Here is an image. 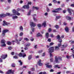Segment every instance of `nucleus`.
<instances>
[{
	"label": "nucleus",
	"mask_w": 74,
	"mask_h": 74,
	"mask_svg": "<svg viewBox=\"0 0 74 74\" xmlns=\"http://www.w3.org/2000/svg\"><path fill=\"white\" fill-rule=\"evenodd\" d=\"M42 52V50H41L39 51L38 52V53H41Z\"/></svg>",
	"instance_id": "bf43d9fd"
},
{
	"label": "nucleus",
	"mask_w": 74,
	"mask_h": 74,
	"mask_svg": "<svg viewBox=\"0 0 74 74\" xmlns=\"http://www.w3.org/2000/svg\"><path fill=\"white\" fill-rule=\"evenodd\" d=\"M54 71V70H53V69H51L50 70V72H53Z\"/></svg>",
	"instance_id": "5fc2aeb1"
},
{
	"label": "nucleus",
	"mask_w": 74,
	"mask_h": 74,
	"mask_svg": "<svg viewBox=\"0 0 74 74\" xmlns=\"http://www.w3.org/2000/svg\"><path fill=\"white\" fill-rule=\"evenodd\" d=\"M54 68H57V69H60V66H59L58 65H55L54 66Z\"/></svg>",
	"instance_id": "412c9836"
},
{
	"label": "nucleus",
	"mask_w": 74,
	"mask_h": 74,
	"mask_svg": "<svg viewBox=\"0 0 74 74\" xmlns=\"http://www.w3.org/2000/svg\"><path fill=\"white\" fill-rule=\"evenodd\" d=\"M50 62H53V58H51L50 59Z\"/></svg>",
	"instance_id": "c9c22d12"
},
{
	"label": "nucleus",
	"mask_w": 74,
	"mask_h": 74,
	"mask_svg": "<svg viewBox=\"0 0 74 74\" xmlns=\"http://www.w3.org/2000/svg\"><path fill=\"white\" fill-rule=\"evenodd\" d=\"M14 71H12L11 70H9L7 72V73L8 74H14Z\"/></svg>",
	"instance_id": "1a4fd4ad"
},
{
	"label": "nucleus",
	"mask_w": 74,
	"mask_h": 74,
	"mask_svg": "<svg viewBox=\"0 0 74 74\" xmlns=\"http://www.w3.org/2000/svg\"><path fill=\"white\" fill-rule=\"evenodd\" d=\"M32 55H29L28 57V59L29 60H31L32 59Z\"/></svg>",
	"instance_id": "bb28decb"
},
{
	"label": "nucleus",
	"mask_w": 74,
	"mask_h": 74,
	"mask_svg": "<svg viewBox=\"0 0 74 74\" xmlns=\"http://www.w3.org/2000/svg\"><path fill=\"white\" fill-rule=\"evenodd\" d=\"M18 18V16H13L12 17V18L13 20H14L15 19H17V18Z\"/></svg>",
	"instance_id": "393cba45"
},
{
	"label": "nucleus",
	"mask_w": 74,
	"mask_h": 74,
	"mask_svg": "<svg viewBox=\"0 0 74 74\" xmlns=\"http://www.w3.org/2000/svg\"><path fill=\"white\" fill-rule=\"evenodd\" d=\"M15 40L16 41V43L17 44H18V45H19L20 44V42L18 41V39L17 38H16L15 39Z\"/></svg>",
	"instance_id": "5701e85b"
},
{
	"label": "nucleus",
	"mask_w": 74,
	"mask_h": 74,
	"mask_svg": "<svg viewBox=\"0 0 74 74\" xmlns=\"http://www.w3.org/2000/svg\"><path fill=\"white\" fill-rule=\"evenodd\" d=\"M1 44H4L5 42V41L4 40H2L1 41Z\"/></svg>",
	"instance_id": "b1692460"
},
{
	"label": "nucleus",
	"mask_w": 74,
	"mask_h": 74,
	"mask_svg": "<svg viewBox=\"0 0 74 74\" xmlns=\"http://www.w3.org/2000/svg\"><path fill=\"white\" fill-rule=\"evenodd\" d=\"M47 12H49V11H50V10H49V9L48 8H47Z\"/></svg>",
	"instance_id": "a19ab883"
},
{
	"label": "nucleus",
	"mask_w": 74,
	"mask_h": 74,
	"mask_svg": "<svg viewBox=\"0 0 74 74\" xmlns=\"http://www.w3.org/2000/svg\"><path fill=\"white\" fill-rule=\"evenodd\" d=\"M6 15L5 14H0V18H4L5 17Z\"/></svg>",
	"instance_id": "dca6fc26"
},
{
	"label": "nucleus",
	"mask_w": 74,
	"mask_h": 74,
	"mask_svg": "<svg viewBox=\"0 0 74 74\" xmlns=\"http://www.w3.org/2000/svg\"><path fill=\"white\" fill-rule=\"evenodd\" d=\"M29 5H31V4H32V2H28V5H29Z\"/></svg>",
	"instance_id": "13d9d810"
},
{
	"label": "nucleus",
	"mask_w": 74,
	"mask_h": 74,
	"mask_svg": "<svg viewBox=\"0 0 74 74\" xmlns=\"http://www.w3.org/2000/svg\"><path fill=\"white\" fill-rule=\"evenodd\" d=\"M12 12L14 14L13 15H15V14L16 13V11L15 10L13 9L12 11Z\"/></svg>",
	"instance_id": "aec40b11"
},
{
	"label": "nucleus",
	"mask_w": 74,
	"mask_h": 74,
	"mask_svg": "<svg viewBox=\"0 0 74 74\" xmlns=\"http://www.w3.org/2000/svg\"><path fill=\"white\" fill-rule=\"evenodd\" d=\"M7 44H8V45H11L12 44L11 42L9 41H8L7 42Z\"/></svg>",
	"instance_id": "2f4dec72"
},
{
	"label": "nucleus",
	"mask_w": 74,
	"mask_h": 74,
	"mask_svg": "<svg viewBox=\"0 0 74 74\" xmlns=\"http://www.w3.org/2000/svg\"><path fill=\"white\" fill-rule=\"evenodd\" d=\"M5 15H6V16H10V13H6Z\"/></svg>",
	"instance_id": "c03bdc74"
},
{
	"label": "nucleus",
	"mask_w": 74,
	"mask_h": 74,
	"mask_svg": "<svg viewBox=\"0 0 74 74\" xmlns=\"http://www.w3.org/2000/svg\"><path fill=\"white\" fill-rule=\"evenodd\" d=\"M24 40H25L26 41H29V40L28 38H24Z\"/></svg>",
	"instance_id": "37998d69"
},
{
	"label": "nucleus",
	"mask_w": 74,
	"mask_h": 74,
	"mask_svg": "<svg viewBox=\"0 0 74 74\" xmlns=\"http://www.w3.org/2000/svg\"><path fill=\"white\" fill-rule=\"evenodd\" d=\"M18 33H16V34L15 36H14V37L15 38H18Z\"/></svg>",
	"instance_id": "4c0bfd02"
},
{
	"label": "nucleus",
	"mask_w": 74,
	"mask_h": 74,
	"mask_svg": "<svg viewBox=\"0 0 74 74\" xmlns=\"http://www.w3.org/2000/svg\"><path fill=\"white\" fill-rule=\"evenodd\" d=\"M18 15V16H19V15H20V14L19 13H16L15 15Z\"/></svg>",
	"instance_id": "3c124183"
},
{
	"label": "nucleus",
	"mask_w": 74,
	"mask_h": 74,
	"mask_svg": "<svg viewBox=\"0 0 74 74\" xmlns=\"http://www.w3.org/2000/svg\"><path fill=\"white\" fill-rule=\"evenodd\" d=\"M18 62L20 63L21 65L22 64H23V63L22 62V61L19 60V61H18Z\"/></svg>",
	"instance_id": "a18cd8bd"
},
{
	"label": "nucleus",
	"mask_w": 74,
	"mask_h": 74,
	"mask_svg": "<svg viewBox=\"0 0 74 74\" xmlns=\"http://www.w3.org/2000/svg\"><path fill=\"white\" fill-rule=\"evenodd\" d=\"M66 18L68 21H71V18L69 16H66Z\"/></svg>",
	"instance_id": "ddd939ff"
},
{
	"label": "nucleus",
	"mask_w": 74,
	"mask_h": 74,
	"mask_svg": "<svg viewBox=\"0 0 74 74\" xmlns=\"http://www.w3.org/2000/svg\"><path fill=\"white\" fill-rule=\"evenodd\" d=\"M61 18V16H56V21H57L58 19H60V18Z\"/></svg>",
	"instance_id": "c85d7f7f"
},
{
	"label": "nucleus",
	"mask_w": 74,
	"mask_h": 74,
	"mask_svg": "<svg viewBox=\"0 0 74 74\" xmlns=\"http://www.w3.org/2000/svg\"><path fill=\"white\" fill-rule=\"evenodd\" d=\"M8 56L7 55H3L1 56V58L2 59H5L6 58H7Z\"/></svg>",
	"instance_id": "9d476101"
},
{
	"label": "nucleus",
	"mask_w": 74,
	"mask_h": 74,
	"mask_svg": "<svg viewBox=\"0 0 74 74\" xmlns=\"http://www.w3.org/2000/svg\"><path fill=\"white\" fill-rule=\"evenodd\" d=\"M34 39L32 37H31L30 38V41H34Z\"/></svg>",
	"instance_id": "e433bc0d"
},
{
	"label": "nucleus",
	"mask_w": 74,
	"mask_h": 74,
	"mask_svg": "<svg viewBox=\"0 0 74 74\" xmlns=\"http://www.w3.org/2000/svg\"><path fill=\"white\" fill-rule=\"evenodd\" d=\"M50 53V57L51 58L52 56V53Z\"/></svg>",
	"instance_id": "864d4df0"
},
{
	"label": "nucleus",
	"mask_w": 74,
	"mask_h": 74,
	"mask_svg": "<svg viewBox=\"0 0 74 74\" xmlns=\"http://www.w3.org/2000/svg\"><path fill=\"white\" fill-rule=\"evenodd\" d=\"M45 65L46 66V67H47V68H49V69L52 68V66H51V65H49V63L46 64Z\"/></svg>",
	"instance_id": "f8f14e48"
},
{
	"label": "nucleus",
	"mask_w": 74,
	"mask_h": 74,
	"mask_svg": "<svg viewBox=\"0 0 74 74\" xmlns=\"http://www.w3.org/2000/svg\"><path fill=\"white\" fill-rule=\"evenodd\" d=\"M25 47L24 48V49L25 50H27V49H28V48H27V47Z\"/></svg>",
	"instance_id": "69168bd1"
},
{
	"label": "nucleus",
	"mask_w": 74,
	"mask_h": 74,
	"mask_svg": "<svg viewBox=\"0 0 74 74\" xmlns=\"http://www.w3.org/2000/svg\"><path fill=\"white\" fill-rule=\"evenodd\" d=\"M12 67H15V64H12Z\"/></svg>",
	"instance_id": "6e6d98bb"
},
{
	"label": "nucleus",
	"mask_w": 74,
	"mask_h": 74,
	"mask_svg": "<svg viewBox=\"0 0 74 74\" xmlns=\"http://www.w3.org/2000/svg\"><path fill=\"white\" fill-rule=\"evenodd\" d=\"M61 9H62L60 8L56 9H55V10H53L52 11V12L54 13H57L58 12V11H61Z\"/></svg>",
	"instance_id": "20e7f679"
},
{
	"label": "nucleus",
	"mask_w": 74,
	"mask_h": 74,
	"mask_svg": "<svg viewBox=\"0 0 74 74\" xmlns=\"http://www.w3.org/2000/svg\"><path fill=\"white\" fill-rule=\"evenodd\" d=\"M8 2V3H10L11 2V0H7Z\"/></svg>",
	"instance_id": "603ef678"
},
{
	"label": "nucleus",
	"mask_w": 74,
	"mask_h": 74,
	"mask_svg": "<svg viewBox=\"0 0 74 74\" xmlns=\"http://www.w3.org/2000/svg\"><path fill=\"white\" fill-rule=\"evenodd\" d=\"M59 49V47L58 46H56L55 47V51H58Z\"/></svg>",
	"instance_id": "c756f323"
},
{
	"label": "nucleus",
	"mask_w": 74,
	"mask_h": 74,
	"mask_svg": "<svg viewBox=\"0 0 74 74\" xmlns=\"http://www.w3.org/2000/svg\"><path fill=\"white\" fill-rule=\"evenodd\" d=\"M14 53H15L14 52H12L11 53V55H14Z\"/></svg>",
	"instance_id": "4d7b16f0"
},
{
	"label": "nucleus",
	"mask_w": 74,
	"mask_h": 74,
	"mask_svg": "<svg viewBox=\"0 0 74 74\" xmlns=\"http://www.w3.org/2000/svg\"><path fill=\"white\" fill-rule=\"evenodd\" d=\"M14 59H18V57L16 56H14Z\"/></svg>",
	"instance_id": "e2e57ef3"
},
{
	"label": "nucleus",
	"mask_w": 74,
	"mask_h": 74,
	"mask_svg": "<svg viewBox=\"0 0 74 74\" xmlns=\"http://www.w3.org/2000/svg\"><path fill=\"white\" fill-rule=\"evenodd\" d=\"M8 49L10 50H11V49H12V47H8Z\"/></svg>",
	"instance_id": "052dcab7"
},
{
	"label": "nucleus",
	"mask_w": 74,
	"mask_h": 74,
	"mask_svg": "<svg viewBox=\"0 0 74 74\" xmlns=\"http://www.w3.org/2000/svg\"><path fill=\"white\" fill-rule=\"evenodd\" d=\"M49 52L52 53L54 51V47H51L49 48Z\"/></svg>",
	"instance_id": "423d86ee"
},
{
	"label": "nucleus",
	"mask_w": 74,
	"mask_h": 74,
	"mask_svg": "<svg viewBox=\"0 0 74 74\" xmlns=\"http://www.w3.org/2000/svg\"><path fill=\"white\" fill-rule=\"evenodd\" d=\"M31 13V11H29L28 14H27V15H30V14Z\"/></svg>",
	"instance_id": "8fccbe9b"
},
{
	"label": "nucleus",
	"mask_w": 74,
	"mask_h": 74,
	"mask_svg": "<svg viewBox=\"0 0 74 74\" xmlns=\"http://www.w3.org/2000/svg\"><path fill=\"white\" fill-rule=\"evenodd\" d=\"M71 73V71H67L66 72V73L67 74H69V73Z\"/></svg>",
	"instance_id": "58836bf2"
},
{
	"label": "nucleus",
	"mask_w": 74,
	"mask_h": 74,
	"mask_svg": "<svg viewBox=\"0 0 74 74\" xmlns=\"http://www.w3.org/2000/svg\"><path fill=\"white\" fill-rule=\"evenodd\" d=\"M54 62L56 63H59L60 61H62V58L61 57H58V58L57 56H56Z\"/></svg>",
	"instance_id": "f257e3e1"
},
{
	"label": "nucleus",
	"mask_w": 74,
	"mask_h": 74,
	"mask_svg": "<svg viewBox=\"0 0 74 74\" xmlns=\"http://www.w3.org/2000/svg\"><path fill=\"white\" fill-rule=\"evenodd\" d=\"M71 7H74V4H72L71 5Z\"/></svg>",
	"instance_id": "774afa93"
},
{
	"label": "nucleus",
	"mask_w": 74,
	"mask_h": 74,
	"mask_svg": "<svg viewBox=\"0 0 74 74\" xmlns=\"http://www.w3.org/2000/svg\"><path fill=\"white\" fill-rule=\"evenodd\" d=\"M42 26H44L45 27V26H46V22L45 21L42 23Z\"/></svg>",
	"instance_id": "7c9ffc66"
},
{
	"label": "nucleus",
	"mask_w": 74,
	"mask_h": 74,
	"mask_svg": "<svg viewBox=\"0 0 74 74\" xmlns=\"http://www.w3.org/2000/svg\"><path fill=\"white\" fill-rule=\"evenodd\" d=\"M23 8H24V9H27V10H29V5H25L23 7Z\"/></svg>",
	"instance_id": "6e6552de"
},
{
	"label": "nucleus",
	"mask_w": 74,
	"mask_h": 74,
	"mask_svg": "<svg viewBox=\"0 0 74 74\" xmlns=\"http://www.w3.org/2000/svg\"><path fill=\"white\" fill-rule=\"evenodd\" d=\"M41 60H40L39 61H38V65H39V66H42V65H43L42 63H41Z\"/></svg>",
	"instance_id": "4468645a"
},
{
	"label": "nucleus",
	"mask_w": 74,
	"mask_h": 74,
	"mask_svg": "<svg viewBox=\"0 0 74 74\" xmlns=\"http://www.w3.org/2000/svg\"><path fill=\"white\" fill-rule=\"evenodd\" d=\"M30 45V43H27L25 45V47H29Z\"/></svg>",
	"instance_id": "2eb2a0df"
},
{
	"label": "nucleus",
	"mask_w": 74,
	"mask_h": 74,
	"mask_svg": "<svg viewBox=\"0 0 74 74\" xmlns=\"http://www.w3.org/2000/svg\"><path fill=\"white\" fill-rule=\"evenodd\" d=\"M30 26L31 27H34L35 26H36V23L33 22H31L30 23Z\"/></svg>",
	"instance_id": "9b49d317"
},
{
	"label": "nucleus",
	"mask_w": 74,
	"mask_h": 74,
	"mask_svg": "<svg viewBox=\"0 0 74 74\" xmlns=\"http://www.w3.org/2000/svg\"><path fill=\"white\" fill-rule=\"evenodd\" d=\"M37 26L38 28L40 29V28L41 27V25L40 24H38L37 25Z\"/></svg>",
	"instance_id": "473e14b6"
},
{
	"label": "nucleus",
	"mask_w": 74,
	"mask_h": 74,
	"mask_svg": "<svg viewBox=\"0 0 74 74\" xmlns=\"http://www.w3.org/2000/svg\"><path fill=\"white\" fill-rule=\"evenodd\" d=\"M40 33H39L38 34H37L36 35V37H38L40 36Z\"/></svg>",
	"instance_id": "f704fd0d"
},
{
	"label": "nucleus",
	"mask_w": 74,
	"mask_h": 74,
	"mask_svg": "<svg viewBox=\"0 0 74 74\" xmlns=\"http://www.w3.org/2000/svg\"><path fill=\"white\" fill-rule=\"evenodd\" d=\"M3 62V60L0 58V63H2Z\"/></svg>",
	"instance_id": "0e129e2a"
},
{
	"label": "nucleus",
	"mask_w": 74,
	"mask_h": 74,
	"mask_svg": "<svg viewBox=\"0 0 74 74\" xmlns=\"http://www.w3.org/2000/svg\"><path fill=\"white\" fill-rule=\"evenodd\" d=\"M65 30L66 32V33L69 32V28H68V27H66L65 29Z\"/></svg>",
	"instance_id": "a211bd4d"
},
{
	"label": "nucleus",
	"mask_w": 74,
	"mask_h": 74,
	"mask_svg": "<svg viewBox=\"0 0 74 74\" xmlns=\"http://www.w3.org/2000/svg\"><path fill=\"white\" fill-rule=\"evenodd\" d=\"M68 11L70 14V15H71L72 14V13H71V12H73V16H74V10H73L72 9H68Z\"/></svg>",
	"instance_id": "0eeeda50"
},
{
	"label": "nucleus",
	"mask_w": 74,
	"mask_h": 74,
	"mask_svg": "<svg viewBox=\"0 0 74 74\" xmlns=\"http://www.w3.org/2000/svg\"><path fill=\"white\" fill-rule=\"evenodd\" d=\"M8 32V29H4L3 30L2 33V37H4L5 35V33Z\"/></svg>",
	"instance_id": "7ed1b4c3"
},
{
	"label": "nucleus",
	"mask_w": 74,
	"mask_h": 74,
	"mask_svg": "<svg viewBox=\"0 0 74 74\" xmlns=\"http://www.w3.org/2000/svg\"><path fill=\"white\" fill-rule=\"evenodd\" d=\"M45 36L46 38H48V37H49V33L47 32L46 33Z\"/></svg>",
	"instance_id": "4be33fe9"
},
{
	"label": "nucleus",
	"mask_w": 74,
	"mask_h": 74,
	"mask_svg": "<svg viewBox=\"0 0 74 74\" xmlns=\"http://www.w3.org/2000/svg\"><path fill=\"white\" fill-rule=\"evenodd\" d=\"M23 34V32H21L20 34V36H22Z\"/></svg>",
	"instance_id": "49530a36"
},
{
	"label": "nucleus",
	"mask_w": 74,
	"mask_h": 74,
	"mask_svg": "<svg viewBox=\"0 0 74 74\" xmlns=\"http://www.w3.org/2000/svg\"><path fill=\"white\" fill-rule=\"evenodd\" d=\"M51 31H52V29H51V28H49V29L48 30V32H49L50 33V32H51Z\"/></svg>",
	"instance_id": "de8ad7c7"
},
{
	"label": "nucleus",
	"mask_w": 74,
	"mask_h": 74,
	"mask_svg": "<svg viewBox=\"0 0 74 74\" xmlns=\"http://www.w3.org/2000/svg\"><path fill=\"white\" fill-rule=\"evenodd\" d=\"M19 56L20 57H23V58H25L26 56V55L24 53H20Z\"/></svg>",
	"instance_id": "39448f33"
},
{
	"label": "nucleus",
	"mask_w": 74,
	"mask_h": 74,
	"mask_svg": "<svg viewBox=\"0 0 74 74\" xmlns=\"http://www.w3.org/2000/svg\"><path fill=\"white\" fill-rule=\"evenodd\" d=\"M3 44H2L1 45V47H6V44H5V43Z\"/></svg>",
	"instance_id": "cd10ccee"
},
{
	"label": "nucleus",
	"mask_w": 74,
	"mask_h": 74,
	"mask_svg": "<svg viewBox=\"0 0 74 74\" xmlns=\"http://www.w3.org/2000/svg\"><path fill=\"white\" fill-rule=\"evenodd\" d=\"M48 41L49 42H51V39L50 38H49L48 40Z\"/></svg>",
	"instance_id": "680f3d73"
},
{
	"label": "nucleus",
	"mask_w": 74,
	"mask_h": 74,
	"mask_svg": "<svg viewBox=\"0 0 74 74\" xmlns=\"http://www.w3.org/2000/svg\"><path fill=\"white\" fill-rule=\"evenodd\" d=\"M20 29L21 31H23V27H22V26H21L20 27Z\"/></svg>",
	"instance_id": "ea45409f"
},
{
	"label": "nucleus",
	"mask_w": 74,
	"mask_h": 74,
	"mask_svg": "<svg viewBox=\"0 0 74 74\" xmlns=\"http://www.w3.org/2000/svg\"><path fill=\"white\" fill-rule=\"evenodd\" d=\"M53 2L54 3H57V1L56 0H53Z\"/></svg>",
	"instance_id": "09e8293b"
},
{
	"label": "nucleus",
	"mask_w": 74,
	"mask_h": 74,
	"mask_svg": "<svg viewBox=\"0 0 74 74\" xmlns=\"http://www.w3.org/2000/svg\"><path fill=\"white\" fill-rule=\"evenodd\" d=\"M55 27H56V28L57 29H58V28L59 27V26L58 25H55L54 26Z\"/></svg>",
	"instance_id": "79ce46f5"
},
{
	"label": "nucleus",
	"mask_w": 74,
	"mask_h": 74,
	"mask_svg": "<svg viewBox=\"0 0 74 74\" xmlns=\"http://www.w3.org/2000/svg\"><path fill=\"white\" fill-rule=\"evenodd\" d=\"M57 38V39L58 40V42H60V44H58V47L59 48L61 45H62V40L61 39H60V36L59 35H58V36L56 37Z\"/></svg>",
	"instance_id": "f03ea898"
},
{
	"label": "nucleus",
	"mask_w": 74,
	"mask_h": 74,
	"mask_svg": "<svg viewBox=\"0 0 74 74\" xmlns=\"http://www.w3.org/2000/svg\"><path fill=\"white\" fill-rule=\"evenodd\" d=\"M63 47V48H66V47H67V44H64L62 45Z\"/></svg>",
	"instance_id": "72a5a7b5"
},
{
	"label": "nucleus",
	"mask_w": 74,
	"mask_h": 74,
	"mask_svg": "<svg viewBox=\"0 0 74 74\" xmlns=\"http://www.w3.org/2000/svg\"><path fill=\"white\" fill-rule=\"evenodd\" d=\"M3 26H6V25H7V22H6L5 21H3Z\"/></svg>",
	"instance_id": "f3484780"
},
{
	"label": "nucleus",
	"mask_w": 74,
	"mask_h": 74,
	"mask_svg": "<svg viewBox=\"0 0 74 74\" xmlns=\"http://www.w3.org/2000/svg\"><path fill=\"white\" fill-rule=\"evenodd\" d=\"M36 16V14L33 15L34 20L35 22H36V21H37V19H36V18L34 17Z\"/></svg>",
	"instance_id": "6ab92c4d"
},
{
	"label": "nucleus",
	"mask_w": 74,
	"mask_h": 74,
	"mask_svg": "<svg viewBox=\"0 0 74 74\" xmlns=\"http://www.w3.org/2000/svg\"><path fill=\"white\" fill-rule=\"evenodd\" d=\"M33 10H34V9H36V10H38V9H39V8H38V7H35L34 6H33Z\"/></svg>",
	"instance_id": "a878e982"
},
{
	"label": "nucleus",
	"mask_w": 74,
	"mask_h": 74,
	"mask_svg": "<svg viewBox=\"0 0 74 74\" xmlns=\"http://www.w3.org/2000/svg\"><path fill=\"white\" fill-rule=\"evenodd\" d=\"M34 73H31V71H28V74H33Z\"/></svg>",
	"instance_id": "338daca9"
}]
</instances>
